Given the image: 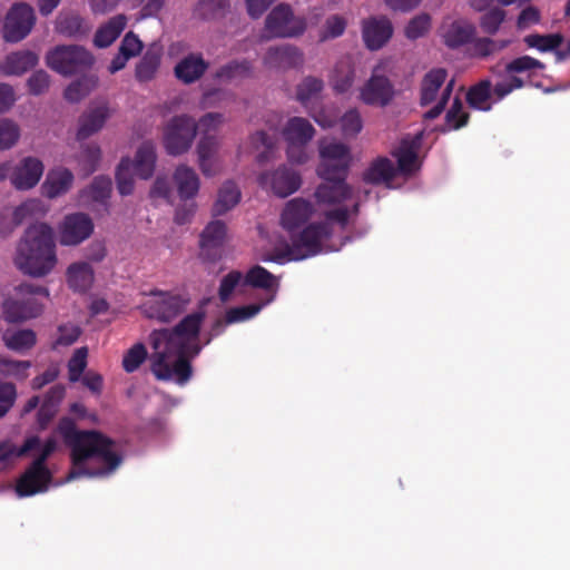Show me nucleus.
<instances>
[{"label":"nucleus","mask_w":570,"mask_h":570,"mask_svg":"<svg viewBox=\"0 0 570 570\" xmlns=\"http://www.w3.org/2000/svg\"><path fill=\"white\" fill-rule=\"evenodd\" d=\"M204 313L187 315L173 330H155L149 335L150 370L161 381H175L183 385L191 376L190 360L202 350L199 328Z\"/></svg>","instance_id":"f257e3e1"},{"label":"nucleus","mask_w":570,"mask_h":570,"mask_svg":"<svg viewBox=\"0 0 570 570\" xmlns=\"http://www.w3.org/2000/svg\"><path fill=\"white\" fill-rule=\"evenodd\" d=\"M321 161L317 175L324 180L316 188L314 196L318 210L330 222L345 225L352 213L357 210V204L350 210L344 202L354 199V190L345 183V175L351 163L350 148L336 140L320 142Z\"/></svg>","instance_id":"f03ea898"},{"label":"nucleus","mask_w":570,"mask_h":570,"mask_svg":"<svg viewBox=\"0 0 570 570\" xmlns=\"http://www.w3.org/2000/svg\"><path fill=\"white\" fill-rule=\"evenodd\" d=\"M57 430L71 450L73 466L67 481L108 476L120 465L122 459L117 444L101 433L79 431L68 417L59 422Z\"/></svg>","instance_id":"7ed1b4c3"},{"label":"nucleus","mask_w":570,"mask_h":570,"mask_svg":"<svg viewBox=\"0 0 570 570\" xmlns=\"http://www.w3.org/2000/svg\"><path fill=\"white\" fill-rule=\"evenodd\" d=\"M58 446L55 436L42 441L38 436L28 438L21 448L10 441L0 442V472L9 468L17 458L31 456L33 462L18 480L16 492L18 497H30L47 491L51 473L45 461Z\"/></svg>","instance_id":"20e7f679"},{"label":"nucleus","mask_w":570,"mask_h":570,"mask_svg":"<svg viewBox=\"0 0 570 570\" xmlns=\"http://www.w3.org/2000/svg\"><path fill=\"white\" fill-rule=\"evenodd\" d=\"M316 210L311 202L301 197L287 202L282 212L281 223L292 233L291 245H287L284 255L266 257L264 261L282 263L285 256L288 259L299 261L323 252L322 240L330 234L327 223L311 224L301 233L294 234V230L302 227Z\"/></svg>","instance_id":"39448f33"},{"label":"nucleus","mask_w":570,"mask_h":570,"mask_svg":"<svg viewBox=\"0 0 570 570\" xmlns=\"http://www.w3.org/2000/svg\"><path fill=\"white\" fill-rule=\"evenodd\" d=\"M13 264L32 278L50 275L58 264L53 228L42 222L31 224L16 245Z\"/></svg>","instance_id":"423d86ee"},{"label":"nucleus","mask_w":570,"mask_h":570,"mask_svg":"<svg viewBox=\"0 0 570 570\" xmlns=\"http://www.w3.org/2000/svg\"><path fill=\"white\" fill-rule=\"evenodd\" d=\"M38 296L48 297L49 291L45 286L22 283L14 287L1 304L4 320L8 323H20L39 316L42 304Z\"/></svg>","instance_id":"0eeeda50"},{"label":"nucleus","mask_w":570,"mask_h":570,"mask_svg":"<svg viewBox=\"0 0 570 570\" xmlns=\"http://www.w3.org/2000/svg\"><path fill=\"white\" fill-rule=\"evenodd\" d=\"M543 68L544 65L541 61L530 56H522L504 66L493 67L491 71L498 78L493 89L497 100H502L513 90L524 86L525 81L519 75Z\"/></svg>","instance_id":"6e6552de"},{"label":"nucleus","mask_w":570,"mask_h":570,"mask_svg":"<svg viewBox=\"0 0 570 570\" xmlns=\"http://www.w3.org/2000/svg\"><path fill=\"white\" fill-rule=\"evenodd\" d=\"M390 61L379 62L372 70L371 77L358 88V100L371 107H386L395 97V88L389 78Z\"/></svg>","instance_id":"1a4fd4ad"},{"label":"nucleus","mask_w":570,"mask_h":570,"mask_svg":"<svg viewBox=\"0 0 570 570\" xmlns=\"http://www.w3.org/2000/svg\"><path fill=\"white\" fill-rule=\"evenodd\" d=\"M94 56L77 45L57 46L46 55V63L62 76H71L89 69L94 65Z\"/></svg>","instance_id":"9d476101"},{"label":"nucleus","mask_w":570,"mask_h":570,"mask_svg":"<svg viewBox=\"0 0 570 570\" xmlns=\"http://www.w3.org/2000/svg\"><path fill=\"white\" fill-rule=\"evenodd\" d=\"M281 134L287 145V159L293 164H305L309 159L306 146L315 135L313 125L303 117H292L284 124Z\"/></svg>","instance_id":"9b49d317"},{"label":"nucleus","mask_w":570,"mask_h":570,"mask_svg":"<svg viewBox=\"0 0 570 570\" xmlns=\"http://www.w3.org/2000/svg\"><path fill=\"white\" fill-rule=\"evenodd\" d=\"M306 28L305 18L296 16L287 3L274 7L265 19V32L269 38H297Z\"/></svg>","instance_id":"f8f14e48"},{"label":"nucleus","mask_w":570,"mask_h":570,"mask_svg":"<svg viewBox=\"0 0 570 570\" xmlns=\"http://www.w3.org/2000/svg\"><path fill=\"white\" fill-rule=\"evenodd\" d=\"M197 125L193 117L180 115L171 118L164 129L163 141L171 156L185 154L193 145Z\"/></svg>","instance_id":"ddd939ff"},{"label":"nucleus","mask_w":570,"mask_h":570,"mask_svg":"<svg viewBox=\"0 0 570 570\" xmlns=\"http://www.w3.org/2000/svg\"><path fill=\"white\" fill-rule=\"evenodd\" d=\"M446 75V71L442 68L433 69L422 80L421 104L425 106L435 102L434 107L425 114L426 118H436L451 97L454 86L453 79L445 85L440 97L438 96L440 88L445 83Z\"/></svg>","instance_id":"4468645a"},{"label":"nucleus","mask_w":570,"mask_h":570,"mask_svg":"<svg viewBox=\"0 0 570 570\" xmlns=\"http://www.w3.org/2000/svg\"><path fill=\"white\" fill-rule=\"evenodd\" d=\"M35 23L33 9L27 3H17L10 8L4 18L2 37L6 42L17 43L27 38Z\"/></svg>","instance_id":"2eb2a0df"},{"label":"nucleus","mask_w":570,"mask_h":570,"mask_svg":"<svg viewBox=\"0 0 570 570\" xmlns=\"http://www.w3.org/2000/svg\"><path fill=\"white\" fill-rule=\"evenodd\" d=\"M185 305L186 301L179 295L157 291L146 297L140 308L149 318L169 322L183 312Z\"/></svg>","instance_id":"dca6fc26"},{"label":"nucleus","mask_w":570,"mask_h":570,"mask_svg":"<svg viewBox=\"0 0 570 570\" xmlns=\"http://www.w3.org/2000/svg\"><path fill=\"white\" fill-rule=\"evenodd\" d=\"M258 184L275 196L285 198L297 191L302 185L301 174L287 165H281L272 171L262 173Z\"/></svg>","instance_id":"f3484780"},{"label":"nucleus","mask_w":570,"mask_h":570,"mask_svg":"<svg viewBox=\"0 0 570 570\" xmlns=\"http://www.w3.org/2000/svg\"><path fill=\"white\" fill-rule=\"evenodd\" d=\"M62 246H77L88 239L94 232L92 219L85 213L68 214L57 227Z\"/></svg>","instance_id":"a211bd4d"},{"label":"nucleus","mask_w":570,"mask_h":570,"mask_svg":"<svg viewBox=\"0 0 570 570\" xmlns=\"http://www.w3.org/2000/svg\"><path fill=\"white\" fill-rule=\"evenodd\" d=\"M45 165L35 156H26L11 166L10 184L21 191L35 188L43 176Z\"/></svg>","instance_id":"6ab92c4d"},{"label":"nucleus","mask_w":570,"mask_h":570,"mask_svg":"<svg viewBox=\"0 0 570 570\" xmlns=\"http://www.w3.org/2000/svg\"><path fill=\"white\" fill-rule=\"evenodd\" d=\"M304 62V52L298 47L288 43L269 47L263 57L264 66L278 72L299 69Z\"/></svg>","instance_id":"aec40b11"},{"label":"nucleus","mask_w":570,"mask_h":570,"mask_svg":"<svg viewBox=\"0 0 570 570\" xmlns=\"http://www.w3.org/2000/svg\"><path fill=\"white\" fill-rule=\"evenodd\" d=\"M109 117L110 108L107 102L91 105L78 120L77 140H85L98 132Z\"/></svg>","instance_id":"412c9836"},{"label":"nucleus","mask_w":570,"mask_h":570,"mask_svg":"<svg viewBox=\"0 0 570 570\" xmlns=\"http://www.w3.org/2000/svg\"><path fill=\"white\" fill-rule=\"evenodd\" d=\"M227 238V228L222 220H212L203 229L199 237L200 256L214 261Z\"/></svg>","instance_id":"4be33fe9"},{"label":"nucleus","mask_w":570,"mask_h":570,"mask_svg":"<svg viewBox=\"0 0 570 570\" xmlns=\"http://www.w3.org/2000/svg\"><path fill=\"white\" fill-rule=\"evenodd\" d=\"M422 132H416L411 136L407 135L400 141V145L394 149L393 155L397 159L399 170L402 174L409 175L420 168V159L417 156L421 146Z\"/></svg>","instance_id":"5701e85b"},{"label":"nucleus","mask_w":570,"mask_h":570,"mask_svg":"<svg viewBox=\"0 0 570 570\" xmlns=\"http://www.w3.org/2000/svg\"><path fill=\"white\" fill-rule=\"evenodd\" d=\"M475 35V27L464 19L446 18L440 27V36L449 48L468 43Z\"/></svg>","instance_id":"b1692460"},{"label":"nucleus","mask_w":570,"mask_h":570,"mask_svg":"<svg viewBox=\"0 0 570 570\" xmlns=\"http://www.w3.org/2000/svg\"><path fill=\"white\" fill-rule=\"evenodd\" d=\"M173 183L180 200L195 199L199 194L202 185L196 170L185 164H180L175 168Z\"/></svg>","instance_id":"393cba45"},{"label":"nucleus","mask_w":570,"mask_h":570,"mask_svg":"<svg viewBox=\"0 0 570 570\" xmlns=\"http://www.w3.org/2000/svg\"><path fill=\"white\" fill-rule=\"evenodd\" d=\"M75 176L65 167H56L47 173L41 185V193L49 199H56L66 195L72 187Z\"/></svg>","instance_id":"a878e982"},{"label":"nucleus","mask_w":570,"mask_h":570,"mask_svg":"<svg viewBox=\"0 0 570 570\" xmlns=\"http://www.w3.org/2000/svg\"><path fill=\"white\" fill-rule=\"evenodd\" d=\"M362 32L366 47L377 50L392 37L393 28L386 18H370L363 22Z\"/></svg>","instance_id":"bb28decb"},{"label":"nucleus","mask_w":570,"mask_h":570,"mask_svg":"<svg viewBox=\"0 0 570 570\" xmlns=\"http://www.w3.org/2000/svg\"><path fill=\"white\" fill-rule=\"evenodd\" d=\"M208 67L200 53H189L177 62L174 73L178 80L189 85L200 79Z\"/></svg>","instance_id":"cd10ccee"},{"label":"nucleus","mask_w":570,"mask_h":570,"mask_svg":"<svg viewBox=\"0 0 570 570\" xmlns=\"http://www.w3.org/2000/svg\"><path fill=\"white\" fill-rule=\"evenodd\" d=\"M38 56L30 50L13 51L0 61V72L4 76H21L38 65Z\"/></svg>","instance_id":"c85d7f7f"},{"label":"nucleus","mask_w":570,"mask_h":570,"mask_svg":"<svg viewBox=\"0 0 570 570\" xmlns=\"http://www.w3.org/2000/svg\"><path fill=\"white\" fill-rule=\"evenodd\" d=\"M244 283L267 292L268 297L262 302L263 305H267L275 299L279 287L278 278L258 265L247 272Z\"/></svg>","instance_id":"c756f323"},{"label":"nucleus","mask_w":570,"mask_h":570,"mask_svg":"<svg viewBox=\"0 0 570 570\" xmlns=\"http://www.w3.org/2000/svg\"><path fill=\"white\" fill-rule=\"evenodd\" d=\"M242 193L236 183L226 180L217 191L216 200L212 208L213 216H223L235 208L240 202Z\"/></svg>","instance_id":"7c9ffc66"},{"label":"nucleus","mask_w":570,"mask_h":570,"mask_svg":"<svg viewBox=\"0 0 570 570\" xmlns=\"http://www.w3.org/2000/svg\"><path fill=\"white\" fill-rule=\"evenodd\" d=\"M156 148L151 141H144L137 149L131 169L141 179H149L156 166Z\"/></svg>","instance_id":"2f4dec72"},{"label":"nucleus","mask_w":570,"mask_h":570,"mask_svg":"<svg viewBox=\"0 0 570 570\" xmlns=\"http://www.w3.org/2000/svg\"><path fill=\"white\" fill-rule=\"evenodd\" d=\"M161 56V48L156 43L151 45L136 66V79L140 82L153 80L159 69Z\"/></svg>","instance_id":"473e14b6"},{"label":"nucleus","mask_w":570,"mask_h":570,"mask_svg":"<svg viewBox=\"0 0 570 570\" xmlns=\"http://www.w3.org/2000/svg\"><path fill=\"white\" fill-rule=\"evenodd\" d=\"M127 26V17L117 14L102 24L95 35L94 43L98 48L109 47Z\"/></svg>","instance_id":"72a5a7b5"},{"label":"nucleus","mask_w":570,"mask_h":570,"mask_svg":"<svg viewBox=\"0 0 570 570\" xmlns=\"http://www.w3.org/2000/svg\"><path fill=\"white\" fill-rule=\"evenodd\" d=\"M94 282V271L86 262L71 264L67 269V283L76 292H86Z\"/></svg>","instance_id":"f704fd0d"},{"label":"nucleus","mask_w":570,"mask_h":570,"mask_svg":"<svg viewBox=\"0 0 570 570\" xmlns=\"http://www.w3.org/2000/svg\"><path fill=\"white\" fill-rule=\"evenodd\" d=\"M253 66L247 60H234L216 70L214 78L223 83L240 81L250 77Z\"/></svg>","instance_id":"c9c22d12"},{"label":"nucleus","mask_w":570,"mask_h":570,"mask_svg":"<svg viewBox=\"0 0 570 570\" xmlns=\"http://www.w3.org/2000/svg\"><path fill=\"white\" fill-rule=\"evenodd\" d=\"M494 86H492L491 80L483 79L473 87L470 88V90L466 94L468 102L472 108L482 110V111H489L492 107L491 105V98L494 97V100H497V97L493 92Z\"/></svg>","instance_id":"e433bc0d"},{"label":"nucleus","mask_w":570,"mask_h":570,"mask_svg":"<svg viewBox=\"0 0 570 570\" xmlns=\"http://www.w3.org/2000/svg\"><path fill=\"white\" fill-rule=\"evenodd\" d=\"M9 207L19 225L30 218L45 217L49 212V206L39 198H29L18 206Z\"/></svg>","instance_id":"4c0bfd02"},{"label":"nucleus","mask_w":570,"mask_h":570,"mask_svg":"<svg viewBox=\"0 0 570 570\" xmlns=\"http://www.w3.org/2000/svg\"><path fill=\"white\" fill-rule=\"evenodd\" d=\"M90 27L76 14H60L56 22V31L65 37L78 38L86 36Z\"/></svg>","instance_id":"58836bf2"},{"label":"nucleus","mask_w":570,"mask_h":570,"mask_svg":"<svg viewBox=\"0 0 570 570\" xmlns=\"http://www.w3.org/2000/svg\"><path fill=\"white\" fill-rule=\"evenodd\" d=\"M4 345L14 352L23 353L36 345L37 336L32 330L23 328L7 332L3 335Z\"/></svg>","instance_id":"ea45409f"},{"label":"nucleus","mask_w":570,"mask_h":570,"mask_svg":"<svg viewBox=\"0 0 570 570\" xmlns=\"http://www.w3.org/2000/svg\"><path fill=\"white\" fill-rule=\"evenodd\" d=\"M250 145L258 163L264 164L274 158L276 138L265 131H257L250 137Z\"/></svg>","instance_id":"a19ab883"},{"label":"nucleus","mask_w":570,"mask_h":570,"mask_svg":"<svg viewBox=\"0 0 570 570\" xmlns=\"http://www.w3.org/2000/svg\"><path fill=\"white\" fill-rule=\"evenodd\" d=\"M395 171L396 169L390 159L379 158L364 173V180L373 184L385 183L394 177Z\"/></svg>","instance_id":"79ce46f5"},{"label":"nucleus","mask_w":570,"mask_h":570,"mask_svg":"<svg viewBox=\"0 0 570 570\" xmlns=\"http://www.w3.org/2000/svg\"><path fill=\"white\" fill-rule=\"evenodd\" d=\"M98 85L96 76H86L71 82L65 90V98L70 102H78L88 96Z\"/></svg>","instance_id":"37998d69"},{"label":"nucleus","mask_w":570,"mask_h":570,"mask_svg":"<svg viewBox=\"0 0 570 570\" xmlns=\"http://www.w3.org/2000/svg\"><path fill=\"white\" fill-rule=\"evenodd\" d=\"M323 88L324 83L321 79L311 76L306 77L297 86L296 98L302 105L307 107L308 104L320 97Z\"/></svg>","instance_id":"c03bdc74"},{"label":"nucleus","mask_w":570,"mask_h":570,"mask_svg":"<svg viewBox=\"0 0 570 570\" xmlns=\"http://www.w3.org/2000/svg\"><path fill=\"white\" fill-rule=\"evenodd\" d=\"M111 179L107 176H97L91 185L81 191L83 202H105L111 193Z\"/></svg>","instance_id":"a18cd8bd"},{"label":"nucleus","mask_w":570,"mask_h":570,"mask_svg":"<svg viewBox=\"0 0 570 570\" xmlns=\"http://www.w3.org/2000/svg\"><path fill=\"white\" fill-rule=\"evenodd\" d=\"M134 173L131 159L128 157L122 158L116 170L117 189L120 195L127 196L132 194L135 188Z\"/></svg>","instance_id":"49530a36"},{"label":"nucleus","mask_w":570,"mask_h":570,"mask_svg":"<svg viewBox=\"0 0 570 570\" xmlns=\"http://www.w3.org/2000/svg\"><path fill=\"white\" fill-rule=\"evenodd\" d=\"M21 136L20 127L9 118H0V150H9L17 145Z\"/></svg>","instance_id":"de8ad7c7"},{"label":"nucleus","mask_w":570,"mask_h":570,"mask_svg":"<svg viewBox=\"0 0 570 570\" xmlns=\"http://www.w3.org/2000/svg\"><path fill=\"white\" fill-rule=\"evenodd\" d=\"M523 41L530 48H535L541 52L556 50L562 42L563 37L560 33L552 35H529Z\"/></svg>","instance_id":"09e8293b"},{"label":"nucleus","mask_w":570,"mask_h":570,"mask_svg":"<svg viewBox=\"0 0 570 570\" xmlns=\"http://www.w3.org/2000/svg\"><path fill=\"white\" fill-rule=\"evenodd\" d=\"M100 158V147L95 144H89L82 147L78 156V164L85 174L89 175L97 169Z\"/></svg>","instance_id":"8fccbe9b"},{"label":"nucleus","mask_w":570,"mask_h":570,"mask_svg":"<svg viewBox=\"0 0 570 570\" xmlns=\"http://www.w3.org/2000/svg\"><path fill=\"white\" fill-rule=\"evenodd\" d=\"M342 134L345 137H355L363 129V118L357 108L348 109L340 119Z\"/></svg>","instance_id":"3c124183"},{"label":"nucleus","mask_w":570,"mask_h":570,"mask_svg":"<svg viewBox=\"0 0 570 570\" xmlns=\"http://www.w3.org/2000/svg\"><path fill=\"white\" fill-rule=\"evenodd\" d=\"M228 8V0H200L195 8V14L202 19H213L223 14Z\"/></svg>","instance_id":"603ef678"},{"label":"nucleus","mask_w":570,"mask_h":570,"mask_svg":"<svg viewBox=\"0 0 570 570\" xmlns=\"http://www.w3.org/2000/svg\"><path fill=\"white\" fill-rule=\"evenodd\" d=\"M345 28L346 20L343 17L337 14L330 16L320 31V40L327 41L335 39L344 33Z\"/></svg>","instance_id":"864d4df0"},{"label":"nucleus","mask_w":570,"mask_h":570,"mask_svg":"<svg viewBox=\"0 0 570 570\" xmlns=\"http://www.w3.org/2000/svg\"><path fill=\"white\" fill-rule=\"evenodd\" d=\"M30 367L29 361H14L0 355V373L3 375L23 380L28 376Z\"/></svg>","instance_id":"5fc2aeb1"},{"label":"nucleus","mask_w":570,"mask_h":570,"mask_svg":"<svg viewBox=\"0 0 570 570\" xmlns=\"http://www.w3.org/2000/svg\"><path fill=\"white\" fill-rule=\"evenodd\" d=\"M147 358V350L142 343L130 347L122 357V367L127 373L135 372Z\"/></svg>","instance_id":"6e6d98bb"},{"label":"nucleus","mask_w":570,"mask_h":570,"mask_svg":"<svg viewBox=\"0 0 570 570\" xmlns=\"http://www.w3.org/2000/svg\"><path fill=\"white\" fill-rule=\"evenodd\" d=\"M445 119L449 129H459L466 124L468 114L463 111V104L458 96L453 98Z\"/></svg>","instance_id":"4d7b16f0"},{"label":"nucleus","mask_w":570,"mask_h":570,"mask_svg":"<svg viewBox=\"0 0 570 570\" xmlns=\"http://www.w3.org/2000/svg\"><path fill=\"white\" fill-rule=\"evenodd\" d=\"M263 303L250 304L246 306L234 307L226 313V323L233 324L247 321L257 315L264 307Z\"/></svg>","instance_id":"13d9d810"},{"label":"nucleus","mask_w":570,"mask_h":570,"mask_svg":"<svg viewBox=\"0 0 570 570\" xmlns=\"http://www.w3.org/2000/svg\"><path fill=\"white\" fill-rule=\"evenodd\" d=\"M87 347H79L72 354L71 358L68 362V372L71 382H76L80 379L82 372L87 366Z\"/></svg>","instance_id":"bf43d9fd"},{"label":"nucleus","mask_w":570,"mask_h":570,"mask_svg":"<svg viewBox=\"0 0 570 570\" xmlns=\"http://www.w3.org/2000/svg\"><path fill=\"white\" fill-rule=\"evenodd\" d=\"M354 70L350 66L348 62L342 65V67H337L335 69L334 78H333V87L337 92L347 91L353 82H354Z\"/></svg>","instance_id":"052dcab7"},{"label":"nucleus","mask_w":570,"mask_h":570,"mask_svg":"<svg viewBox=\"0 0 570 570\" xmlns=\"http://www.w3.org/2000/svg\"><path fill=\"white\" fill-rule=\"evenodd\" d=\"M233 92L225 89H210L204 92L200 99L202 108L209 109L222 106L224 102L228 100H233Z\"/></svg>","instance_id":"680f3d73"},{"label":"nucleus","mask_w":570,"mask_h":570,"mask_svg":"<svg viewBox=\"0 0 570 570\" xmlns=\"http://www.w3.org/2000/svg\"><path fill=\"white\" fill-rule=\"evenodd\" d=\"M226 121L224 114L220 112H208L204 115L197 125V129L200 130L202 136H213L212 132L217 131Z\"/></svg>","instance_id":"e2e57ef3"},{"label":"nucleus","mask_w":570,"mask_h":570,"mask_svg":"<svg viewBox=\"0 0 570 570\" xmlns=\"http://www.w3.org/2000/svg\"><path fill=\"white\" fill-rule=\"evenodd\" d=\"M431 26V18L426 13L414 17L405 28V35L409 39H417L424 36Z\"/></svg>","instance_id":"0e129e2a"},{"label":"nucleus","mask_w":570,"mask_h":570,"mask_svg":"<svg viewBox=\"0 0 570 570\" xmlns=\"http://www.w3.org/2000/svg\"><path fill=\"white\" fill-rule=\"evenodd\" d=\"M504 18L505 12L502 9L494 8L481 17L480 24L484 32L493 35L499 30Z\"/></svg>","instance_id":"69168bd1"},{"label":"nucleus","mask_w":570,"mask_h":570,"mask_svg":"<svg viewBox=\"0 0 570 570\" xmlns=\"http://www.w3.org/2000/svg\"><path fill=\"white\" fill-rule=\"evenodd\" d=\"M220 140L216 136H202L196 153L197 158L220 156Z\"/></svg>","instance_id":"338daca9"},{"label":"nucleus","mask_w":570,"mask_h":570,"mask_svg":"<svg viewBox=\"0 0 570 570\" xmlns=\"http://www.w3.org/2000/svg\"><path fill=\"white\" fill-rule=\"evenodd\" d=\"M180 202L181 203L176 207L174 222L177 225H186L193 220L197 212L198 205L195 199Z\"/></svg>","instance_id":"774afa93"}]
</instances>
